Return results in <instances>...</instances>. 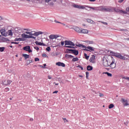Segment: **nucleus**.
Wrapping results in <instances>:
<instances>
[{
    "label": "nucleus",
    "instance_id": "obj_1",
    "mask_svg": "<svg viewBox=\"0 0 129 129\" xmlns=\"http://www.w3.org/2000/svg\"><path fill=\"white\" fill-rule=\"evenodd\" d=\"M110 54H111L112 56L116 57L117 58H118L119 59H121V60H125V57L121 55V54H120V53H119L115 52L112 51H110Z\"/></svg>",
    "mask_w": 129,
    "mask_h": 129
},
{
    "label": "nucleus",
    "instance_id": "obj_2",
    "mask_svg": "<svg viewBox=\"0 0 129 129\" xmlns=\"http://www.w3.org/2000/svg\"><path fill=\"white\" fill-rule=\"evenodd\" d=\"M109 12V13L113 12V7H109V8H105L102 7V12Z\"/></svg>",
    "mask_w": 129,
    "mask_h": 129
},
{
    "label": "nucleus",
    "instance_id": "obj_3",
    "mask_svg": "<svg viewBox=\"0 0 129 129\" xmlns=\"http://www.w3.org/2000/svg\"><path fill=\"white\" fill-rule=\"evenodd\" d=\"M23 50H24V51H27L29 53H32V52H33V50H32V49H31V46H30L29 45L24 46L23 48Z\"/></svg>",
    "mask_w": 129,
    "mask_h": 129
},
{
    "label": "nucleus",
    "instance_id": "obj_4",
    "mask_svg": "<svg viewBox=\"0 0 129 129\" xmlns=\"http://www.w3.org/2000/svg\"><path fill=\"white\" fill-rule=\"evenodd\" d=\"M64 46H75V44L73 42L70 40H65V45Z\"/></svg>",
    "mask_w": 129,
    "mask_h": 129
},
{
    "label": "nucleus",
    "instance_id": "obj_5",
    "mask_svg": "<svg viewBox=\"0 0 129 129\" xmlns=\"http://www.w3.org/2000/svg\"><path fill=\"white\" fill-rule=\"evenodd\" d=\"M113 12L119 13L120 14H122L123 15H126V12H125L123 10H119V9L114 8V7H113Z\"/></svg>",
    "mask_w": 129,
    "mask_h": 129
},
{
    "label": "nucleus",
    "instance_id": "obj_6",
    "mask_svg": "<svg viewBox=\"0 0 129 129\" xmlns=\"http://www.w3.org/2000/svg\"><path fill=\"white\" fill-rule=\"evenodd\" d=\"M103 65L105 67H108L109 66V64H108V61L105 58H103Z\"/></svg>",
    "mask_w": 129,
    "mask_h": 129
},
{
    "label": "nucleus",
    "instance_id": "obj_7",
    "mask_svg": "<svg viewBox=\"0 0 129 129\" xmlns=\"http://www.w3.org/2000/svg\"><path fill=\"white\" fill-rule=\"evenodd\" d=\"M109 66H110L111 69H114V68L116 66V63H115V61L112 59V62L110 64H109Z\"/></svg>",
    "mask_w": 129,
    "mask_h": 129
},
{
    "label": "nucleus",
    "instance_id": "obj_8",
    "mask_svg": "<svg viewBox=\"0 0 129 129\" xmlns=\"http://www.w3.org/2000/svg\"><path fill=\"white\" fill-rule=\"evenodd\" d=\"M90 9H92V10H94V11H100L102 12V6L98 7H90Z\"/></svg>",
    "mask_w": 129,
    "mask_h": 129
},
{
    "label": "nucleus",
    "instance_id": "obj_9",
    "mask_svg": "<svg viewBox=\"0 0 129 129\" xmlns=\"http://www.w3.org/2000/svg\"><path fill=\"white\" fill-rule=\"evenodd\" d=\"M120 101L123 103L124 106H127L128 105V103H127V100H125L123 98H122L120 100Z\"/></svg>",
    "mask_w": 129,
    "mask_h": 129
},
{
    "label": "nucleus",
    "instance_id": "obj_10",
    "mask_svg": "<svg viewBox=\"0 0 129 129\" xmlns=\"http://www.w3.org/2000/svg\"><path fill=\"white\" fill-rule=\"evenodd\" d=\"M12 82H13V81L10 80H6L3 82V84L4 85H10Z\"/></svg>",
    "mask_w": 129,
    "mask_h": 129
},
{
    "label": "nucleus",
    "instance_id": "obj_11",
    "mask_svg": "<svg viewBox=\"0 0 129 129\" xmlns=\"http://www.w3.org/2000/svg\"><path fill=\"white\" fill-rule=\"evenodd\" d=\"M21 36L23 39H31V35H28L25 33H23Z\"/></svg>",
    "mask_w": 129,
    "mask_h": 129
},
{
    "label": "nucleus",
    "instance_id": "obj_12",
    "mask_svg": "<svg viewBox=\"0 0 129 129\" xmlns=\"http://www.w3.org/2000/svg\"><path fill=\"white\" fill-rule=\"evenodd\" d=\"M89 61L91 63H95V55H92V57L90 58Z\"/></svg>",
    "mask_w": 129,
    "mask_h": 129
},
{
    "label": "nucleus",
    "instance_id": "obj_13",
    "mask_svg": "<svg viewBox=\"0 0 129 129\" xmlns=\"http://www.w3.org/2000/svg\"><path fill=\"white\" fill-rule=\"evenodd\" d=\"M71 54H74V55L77 56L79 54V51L76 49H72Z\"/></svg>",
    "mask_w": 129,
    "mask_h": 129
},
{
    "label": "nucleus",
    "instance_id": "obj_14",
    "mask_svg": "<svg viewBox=\"0 0 129 129\" xmlns=\"http://www.w3.org/2000/svg\"><path fill=\"white\" fill-rule=\"evenodd\" d=\"M77 33H81V29L79 27L76 26L73 28Z\"/></svg>",
    "mask_w": 129,
    "mask_h": 129
},
{
    "label": "nucleus",
    "instance_id": "obj_15",
    "mask_svg": "<svg viewBox=\"0 0 129 129\" xmlns=\"http://www.w3.org/2000/svg\"><path fill=\"white\" fill-rule=\"evenodd\" d=\"M0 32L2 36H4V37H7V34H6V29H0Z\"/></svg>",
    "mask_w": 129,
    "mask_h": 129
},
{
    "label": "nucleus",
    "instance_id": "obj_16",
    "mask_svg": "<svg viewBox=\"0 0 129 129\" xmlns=\"http://www.w3.org/2000/svg\"><path fill=\"white\" fill-rule=\"evenodd\" d=\"M57 66H61V67H65V63L61 62H57L55 63Z\"/></svg>",
    "mask_w": 129,
    "mask_h": 129
},
{
    "label": "nucleus",
    "instance_id": "obj_17",
    "mask_svg": "<svg viewBox=\"0 0 129 129\" xmlns=\"http://www.w3.org/2000/svg\"><path fill=\"white\" fill-rule=\"evenodd\" d=\"M42 34H43V32L41 31H39V32H36L34 33V36H35V37H38V36H39V35H42Z\"/></svg>",
    "mask_w": 129,
    "mask_h": 129
},
{
    "label": "nucleus",
    "instance_id": "obj_18",
    "mask_svg": "<svg viewBox=\"0 0 129 129\" xmlns=\"http://www.w3.org/2000/svg\"><path fill=\"white\" fill-rule=\"evenodd\" d=\"M35 44L36 45H38L39 46H46V44H45L43 43L42 42H39L38 41H35Z\"/></svg>",
    "mask_w": 129,
    "mask_h": 129
},
{
    "label": "nucleus",
    "instance_id": "obj_19",
    "mask_svg": "<svg viewBox=\"0 0 129 129\" xmlns=\"http://www.w3.org/2000/svg\"><path fill=\"white\" fill-rule=\"evenodd\" d=\"M81 33H82V34H87L88 33V30L87 29H82L81 30Z\"/></svg>",
    "mask_w": 129,
    "mask_h": 129
},
{
    "label": "nucleus",
    "instance_id": "obj_20",
    "mask_svg": "<svg viewBox=\"0 0 129 129\" xmlns=\"http://www.w3.org/2000/svg\"><path fill=\"white\" fill-rule=\"evenodd\" d=\"M85 43H86L88 45H89L90 44H94V42L92 40H91V41L90 40H85Z\"/></svg>",
    "mask_w": 129,
    "mask_h": 129
},
{
    "label": "nucleus",
    "instance_id": "obj_21",
    "mask_svg": "<svg viewBox=\"0 0 129 129\" xmlns=\"http://www.w3.org/2000/svg\"><path fill=\"white\" fill-rule=\"evenodd\" d=\"M22 56L24 57L25 60H27V59L30 58V55L27 54H23Z\"/></svg>",
    "mask_w": 129,
    "mask_h": 129
},
{
    "label": "nucleus",
    "instance_id": "obj_22",
    "mask_svg": "<svg viewBox=\"0 0 129 129\" xmlns=\"http://www.w3.org/2000/svg\"><path fill=\"white\" fill-rule=\"evenodd\" d=\"M87 70L88 71H91L92 70H93V67L90 65H89L87 67Z\"/></svg>",
    "mask_w": 129,
    "mask_h": 129
},
{
    "label": "nucleus",
    "instance_id": "obj_23",
    "mask_svg": "<svg viewBox=\"0 0 129 129\" xmlns=\"http://www.w3.org/2000/svg\"><path fill=\"white\" fill-rule=\"evenodd\" d=\"M25 39H24V38H16L15 39H14V41L15 42H17L18 41H25Z\"/></svg>",
    "mask_w": 129,
    "mask_h": 129
},
{
    "label": "nucleus",
    "instance_id": "obj_24",
    "mask_svg": "<svg viewBox=\"0 0 129 129\" xmlns=\"http://www.w3.org/2000/svg\"><path fill=\"white\" fill-rule=\"evenodd\" d=\"M72 52V49H67L65 53L67 54H71V53Z\"/></svg>",
    "mask_w": 129,
    "mask_h": 129
},
{
    "label": "nucleus",
    "instance_id": "obj_25",
    "mask_svg": "<svg viewBox=\"0 0 129 129\" xmlns=\"http://www.w3.org/2000/svg\"><path fill=\"white\" fill-rule=\"evenodd\" d=\"M1 41H6L7 42H10V39L6 38V37H1L0 38Z\"/></svg>",
    "mask_w": 129,
    "mask_h": 129
},
{
    "label": "nucleus",
    "instance_id": "obj_26",
    "mask_svg": "<svg viewBox=\"0 0 129 129\" xmlns=\"http://www.w3.org/2000/svg\"><path fill=\"white\" fill-rule=\"evenodd\" d=\"M64 47L65 48H69L70 49H76V47H74V46H72V45H70V46H66V45H64Z\"/></svg>",
    "mask_w": 129,
    "mask_h": 129
},
{
    "label": "nucleus",
    "instance_id": "obj_27",
    "mask_svg": "<svg viewBox=\"0 0 129 129\" xmlns=\"http://www.w3.org/2000/svg\"><path fill=\"white\" fill-rule=\"evenodd\" d=\"M86 49H88L89 51H94V48L91 46H86Z\"/></svg>",
    "mask_w": 129,
    "mask_h": 129
},
{
    "label": "nucleus",
    "instance_id": "obj_28",
    "mask_svg": "<svg viewBox=\"0 0 129 129\" xmlns=\"http://www.w3.org/2000/svg\"><path fill=\"white\" fill-rule=\"evenodd\" d=\"M49 39L51 40H53V39H56V35H50L49 36Z\"/></svg>",
    "mask_w": 129,
    "mask_h": 129
},
{
    "label": "nucleus",
    "instance_id": "obj_29",
    "mask_svg": "<svg viewBox=\"0 0 129 129\" xmlns=\"http://www.w3.org/2000/svg\"><path fill=\"white\" fill-rule=\"evenodd\" d=\"M103 74H106L108 77H111L112 76V74L108 73V72H105L103 73Z\"/></svg>",
    "mask_w": 129,
    "mask_h": 129
},
{
    "label": "nucleus",
    "instance_id": "obj_30",
    "mask_svg": "<svg viewBox=\"0 0 129 129\" xmlns=\"http://www.w3.org/2000/svg\"><path fill=\"white\" fill-rule=\"evenodd\" d=\"M84 56L85 57V59H86V60L89 59V55H87V54H86V53H84Z\"/></svg>",
    "mask_w": 129,
    "mask_h": 129
},
{
    "label": "nucleus",
    "instance_id": "obj_31",
    "mask_svg": "<svg viewBox=\"0 0 129 129\" xmlns=\"http://www.w3.org/2000/svg\"><path fill=\"white\" fill-rule=\"evenodd\" d=\"M81 6L80 5H73L74 8H75L76 9H81Z\"/></svg>",
    "mask_w": 129,
    "mask_h": 129
},
{
    "label": "nucleus",
    "instance_id": "obj_32",
    "mask_svg": "<svg viewBox=\"0 0 129 129\" xmlns=\"http://www.w3.org/2000/svg\"><path fill=\"white\" fill-rule=\"evenodd\" d=\"M79 59H78V57H75L72 59V62H76L78 61Z\"/></svg>",
    "mask_w": 129,
    "mask_h": 129
},
{
    "label": "nucleus",
    "instance_id": "obj_33",
    "mask_svg": "<svg viewBox=\"0 0 129 129\" xmlns=\"http://www.w3.org/2000/svg\"><path fill=\"white\" fill-rule=\"evenodd\" d=\"M87 22H88V23H90V24H93V21L90 19H87Z\"/></svg>",
    "mask_w": 129,
    "mask_h": 129
},
{
    "label": "nucleus",
    "instance_id": "obj_34",
    "mask_svg": "<svg viewBox=\"0 0 129 129\" xmlns=\"http://www.w3.org/2000/svg\"><path fill=\"white\" fill-rule=\"evenodd\" d=\"M113 107H114V105H113V104H110L108 106V108H109V109H111V108H113Z\"/></svg>",
    "mask_w": 129,
    "mask_h": 129
},
{
    "label": "nucleus",
    "instance_id": "obj_35",
    "mask_svg": "<svg viewBox=\"0 0 129 129\" xmlns=\"http://www.w3.org/2000/svg\"><path fill=\"white\" fill-rule=\"evenodd\" d=\"M125 11H124L125 13H126V15H128V14H129V7H127L125 9Z\"/></svg>",
    "mask_w": 129,
    "mask_h": 129
},
{
    "label": "nucleus",
    "instance_id": "obj_36",
    "mask_svg": "<svg viewBox=\"0 0 129 129\" xmlns=\"http://www.w3.org/2000/svg\"><path fill=\"white\" fill-rule=\"evenodd\" d=\"M33 62H34V60H33V59L28 60H27V63L28 64V65H29V64H31V63H33Z\"/></svg>",
    "mask_w": 129,
    "mask_h": 129
},
{
    "label": "nucleus",
    "instance_id": "obj_37",
    "mask_svg": "<svg viewBox=\"0 0 129 129\" xmlns=\"http://www.w3.org/2000/svg\"><path fill=\"white\" fill-rule=\"evenodd\" d=\"M9 33V36H13V32L12 31V30H9L8 31Z\"/></svg>",
    "mask_w": 129,
    "mask_h": 129
},
{
    "label": "nucleus",
    "instance_id": "obj_38",
    "mask_svg": "<svg viewBox=\"0 0 129 129\" xmlns=\"http://www.w3.org/2000/svg\"><path fill=\"white\" fill-rule=\"evenodd\" d=\"M86 8H88V6H81V9L82 10H85Z\"/></svg>",
    "mask_w": 129,
    "mask_h": 129
},
{
    "label": "nucleus",
    "instance_id": "obj_39",
    "mask_svg": "<svg viewBox=\"0 0 129 129\" xmlns=\"http://www.w3.org/2000/svg\"><path fill=\"white\" fill-rule=\"evenodd\" d=\"M5 49H6V47H0V52H4V51H5Z\"/></svg>",
    "mask_w": 129,
    "mask_h": 129
},
{
    "label": "nucleus",
    "instance_id": "obj_40",
    "mask_svg": "<svg viewBox=\"0 0 129 129\" xmlns=\"http://www.w3.org/2000/svg\"><path fill=\"white\" fill-rule=\"evenodd\" d=\"M86 77L87 79H88V77L89 76V72H86Z\"/></svg>",
    "mask_w": 129,
    "mask_h": 129
},
{
    "label": "nucleus",
    "instance_id": "obj_41",
    "mask_svg": "<svg viewBox=\"0 0 129 129\" xmlns=\"http://www.w3.org/2000/svg\"><path fill=\"white\" fill-rule=\"evenodd\" d=\"M46 50L47 51V52H50V51H51V48L48 46L46 48Z\"/></svg>",
    "mask_w": 129,
    "mask_h": 129
},
{
    "label": "nucleus",
    "instance_id": "obj_42",
    "mask_svg": "<svg viewBox=\"0 0 129 129\" xmlns=\"http://www.w3.org/2000/svg\"><path fill=\"white\" fill-rule=\"evenodd\" d=\"M80 47V48H85V49H86V46L83 45V44H81Z\"/></svg>",
    "mask_w": 129,
    "mask_h": 129
},
{
    "label": "nucleus",
    "instance_id": "obj_43",
    "mask_svg": "<svg viewBox=\"0 0 129 129\" xmlns=\"http://www.w3.org/2000/svg\"><path fill=\"white\" fill-rule=\"evenodd\" d=\"M34 49H35V50H37V52L39 51V47H38V46H34Z\"/></svg>",
    "mask_w": 129,
    "mask_h": 129
},
{
    "label": "nucleus",
    "instance_id": "obj_44",
    "mask_svg": "<svg viewBox=\"0 0 129 129\" xmlns=\"http://www.w3.org/2000/svg\"><path fill=\"white\" fill-rule=\"evenodd\" d=\"M34 61L35 62H37V61H40V59L38 57H36V58H34Z\"/></svg>",
    "mask_w": 129,
    "mask_h": 129
},
{
    "label": "nucleus",
    "instance_id": "obj_45",
    "mask_svg": "<svg viewBox=\"0 0 129 129\" xmlns=\"http://www.w3.org/2000/svg\"><path fill=\"white\" fill-rule=\"evenodd\" d=\"M64 44H65V41H61L60 42V44L61 45V46H64Z\"/></svg>",
    "mask_w": 129,
    "mask_h": 129
},
{
    "label": "nucleus",
    "instance_id": "obj_46",
    "mask_svg": "<svg viewBox=\"0 0 129 129\" xmlns=\"http://www.w3.org/2000/svg\"><path fill=\"white\" fill-rule=\"evenodd\" d=\"M42 57H45V58L48 57V56H47V54L46 53H43Z\"/></svg>",
    "mask_w": 129,
    "mask_h": 129
},
{
    "label": "nucleus",
    "instance_id": "obj_47",
    "mask_svg": "<svg viewBox=\"0 0 129 129\" xmlns=\"http://www.w3.org/2000/svg\"><path fill=\"white\" fill-rule=\"evenodd\" d=\"M10 91V88H6L5 89V91H6V92H8V91Z\"/></svg>",
    "mask_w": 129,
    "mask_h": 129
},
{
    "label": "nucleus",
    "instance_id": "obj_48",
    "mask_svg": "<svg viewBox=\"0 0 129 129\" xmlns=\"http://www.w3.org/2000/svg\"><path fill=\"white\" fill-rule=\"evenodd\" d=\"M87 8H85V10H86V11H90V7H88H88H87Z\"/></svg>",
    "mask_w": 129,
    "mask_h": 129
},
{
    "label": "nucleus",
    "instance_id": "obj_49",
    "mask_svg": "<svg viewBox=\"0 0 129 129\" xmlns=\"http://www.w3.org/2000/svg\"><path fill=\"white\" fill-rule=\"evenodd\" d=\"M70 54H66L65 55V57H66V58H67L68 59L69 58V56H70Z\"/></svg>",
    "mask_w": 129,
    "mask_h": 129
},
{
    "label": "nucleus",
    "instance_id": "obj_50",
    "mask_svg": "<svg viewBox=\"0 0 129 129\" xmlns=\"http://www.w3.org/2000/svg\"><path fill=\"white\" fill-rule=\"evenodd\" d=\"M25 34H28V35H32V33L30 32L26 31Z\"/></svg>",
    "mask_w": 129,
    "mask_h": 129
},
{
    "label": "nucleus",
    "instance_id": "obj_51",
    "mask_svg": "<svg viewBox=\"0 0 129 129\" xmlns=\"http://www.w3.org/2000/svg\"><path fill=\"white\" fill-rule=\"evenodd\" d=\"M84 51H89V52H91V51L89 50V49H87V48H84L83 49Z\"/></svg>",
    "mask_w": 129,
    "mask_h": 129
},
{
    "label": "nucleus",
    "instance_id": "obj_52",
    "mask_svg": "<svg viewBox=\"0 0 129 129\" xmlns=\"http://www.w3.org/2000/svg\"><path fill=\"white\" fill-rule=\"evenodd\" d=\"M124 79H126V80H128V81H129V77H124Z\"/></svg>",
    "mask_w": 129,
    "mask_h": 129
},
{
    "label": "nucleus",
    "instance_id": "obj_53",
    "mask_svg": "<svg viewBox=\"0 0 129 129\" xmlns=\"http://www.w3.org/2000/svg\"><path fill=\"white\" fill-rule=\"evenodd\" d=\"M78 67H79V68H80L81 70H83V67H82L81 66H78Z\"/></svg>",
    "mask_w": 129,
    "mask_h": 129
},
{
    "label": "nucleus",
    "instance_id": "obj_54",
    "mask_svg": "<svg viewBox=\"0 0 129 129\" xmlns=\"http://www.w3.org/2000/svg\"><path fill=\"white\" fill-rule=\"evenodd\" d=\"M49 6H54V3L53 2L50 3L49 4Z\"/></svg>",
    "mask_w": 129,
    "mask_h": 129
},
{
    "label": "nucleus",
    "instance_id": "obj_55",
    "mask_svg": "<svg viewBox=\"0 0 129 129\" xmlns=\"http://www.w3.org/2000/svg\"><path fill=\"white\" fill-rule=\"evenodd\" d=\"M69 58H74V56H73V55H71V54H70V55H69Z\"/></svg>",
    "mask_w": 129,
    "mask_h": 129
},
{
    "label": "nucleus",
    "instance_id": "obj_56",
    "mask_svg": "<svg viewBox=\"0 0 129 129\" xmlns=\"http://www.w3.org/2000/svg\"><path fill=\"white\" fill-rule=\"evenodd\" d=\"M30 33H31V34H30V36H34V33L33 32V31L30 32Z\"/></svg>",
    "mask_w": 129,
    "mask_h": 129
},
{
    "label": "nucleus",
    "instance_id": "obj_57",
    "mask_svg": "<svg viewBox=\"0 0 129 129\" xmlns=\"http://www.w3.org/2000/svg\"><path fill=\"white\" fill-rule=\"evenodd\" d=\"M30 39H36V37H34L33 36H30Z\"/></svg>",
    "mask_w": 129,
    "mask_h": 129
},
{
    "label": "nucleus",
    "instance_id": "obj_58",
    "mask_svg": "<svg viewBox=\"0 0 129 129\" xmlns=\"http://www.w3.org/2000/svg\"><path fill=\"white\" fill-rule=\"evenodd\" d=\"M46 66H47V64L46 63L43 64V69L46 68Z\"/></svg>",
    "mask_w": 129,
    "mask_h": 129
},
{
    "label": "nucleus",
    "instance_id": "obj_59",
    "mask_svg": "<svg viewBox=\"0 0 129 129\" xmlns=\"http://www.w3.org/2000/svg\"><path fill=\"white\" fill-rule=\"evenodd\" d=\"M124 0H119L118 1V3H119V4H121V3H122V2H123Z\"/></svg>",
    "mask_w": 129,
    "mask_h": 129
},
{
    "label": "nucleus",
    "instance_id": "obj_60",
    "mask_svg": "<svg viewBox=\"0 0 129 129\" xmlns=\"http://www.w3.org/2000/svg\"><path fill=\"white\" fill-rule=\"evenodd\" d=\"M120 31H121V32H124V31H125V29H120Z\"/></svg>",
    "mask_w": 129,
    "mask_h": 129
},
{
    "label": "nucleus",
    "instance_id": "obj_61",
    "mask_svg": "<svg viewBox=\"0 0 129 129\" xmlns=\"http://www.w3.org/2000/svg\"><path fill=\"white\" fill-rule=\"evenodd\" d=\"M77 47H80L81 46V44L79 43L78 44H76Z\"/></svg>",
    "mask_w": 129,
    "mask_h": 129
},
{
    "label": "nucleus",
    "instance_id": "obj_62",
    "mask_svg": "<svg viewBox=\"0 0 129 129\" xmlns=\"http://www.w3.org/2000/svg\"><path fill=\"white\" fill-rule=\"evenodd\" d=\"M55 93H58V91H55L53 92V94Z\"/></svg>",
    "mask_w": 129,
    "mask_h": 129
},
{
    "label": "nucleus",
    "instance_id": "obj_63",
    "mask_svg": "<svg viewBox=\"0 0 129 129\" xmlns=\"http://www.w3.org/2000/svg\"><path fill=\"white\" fill-rule=\"evenodd\" d=\"M51 0H45V3H49Z\"/></svg>",
    "mask_w": 129,
    "mask_h": 129
},
{
    "label": "nucleus",
    "instance_id": "obj_64",
    "mask_svg": "<svg viewBox=\"0 0 129 129\" xmlns=\"http://www.w3.org/2000/svg\"><path fill=\"white\" fill-rule=\"evenodd\" d=\"M21 28L20 27L16 28L15 31H18V30H20Z\"/></svg>",
    "mask_w": 129,
    "mask_h": 129
}]
</instances>
